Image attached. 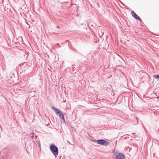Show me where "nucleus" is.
Here are the masks:
<instances>
[{
	"mask_svg": "<svg viewBox=\"0 0 159 159\" xmlns=\"http://www.w3.org/2000/svg\"><path fill=\"white\" fill-rule=\"evenodd\" d=\"M50 149L54 155L55 157H57L58 154V148L53 145L50 146Z\"/></svg>",
	"mask_w": 159,
	"mask_h": 159,
	"instance_id": "obj_1",
	"label": "nucleus"
},
{
	"mask_svg": "<svg viewBox=\"0 0 159 159\" xmlns=\"http://www.w3.org/2000/svg\"><path fill=\"white\" fill-rule=\"evenodd\" d=\"M98 143L102 145H107L109 144V143L103 140H99L97 141Z\"/></svg>",
	"mask_w": 159,
	"mask_h": 159,
	"instance_id": "obj_2",
	"label": "nucleus"
},
{
	"mask_svg": "<svg viewBox=\"0 0 159 159\" xmlns=\"http://www.w3.org/2000/svg\"><path fill=\"white\" fill-rule=\"evenodd\" d=\"M132 16L136 19L139 20L140 21H141V18L134 12L132 11L131 12Z\"/></svg>",
	"mask_w": 159,
	"mask_h": 159,
	"instance_id": "obj_3",
	"label": "nucleus"
},
{
	"mask_svg": "<svg viewBox=\"0 0 159 159\" xmlns=\"http://www.w3.org/2000/svg\"><path fill=\"white\" fill-rule=\"evenodd\" d=\"M116 159H125V158L123 154L120 153L117 156Z\"/></svg>",
	"mask_w": 159,
	"mask_h": 159,
	"instance_id": "obj_4",
	"label": "nucleus"
},
{
	"mask_svg": "<svg viewBox=\"0 0 159 159\" xmlns=\"http://www.w3.org/2000/svg\"><path fill=\"white\" fill-rule=\"evenodd\" d=\"M52 108L55 111L57 114H59V113H61V112H61V111L60 110L54 107H52Z\"/></svg>",
	"mask_w": 159,
	"mask_h": 159,
	"instance_id": "obj_5",
	"label": "nucleus"
},
{
	"mask_svg": "<svg viewBox=\"0 0 159 159\" xmlns=\"http://www.w3.org/2000/svg\"><path fill=\"white\" fill-rule=\"evenodd\" d=\"M61 114L60 113H59V114L58 115H59V116L61 118L63 119L64 120H65L64 116L61 111Z\"/></svg>",
	"mask_w": 159,
	"mask_h": 159,
	"instance_id": "obj_6",
	"label": "nucleus"
},
{
	"mask_svg": "<svg viewBox=\"0 0 159 159\" xmlns=\"http://www.w3.org/2000/svg\"><path fill=\"white\" fill-rule=\"evenodd\" d=\"M153 77L156 79L159 78V75H155L153 76Z\"/></svg>",
	"mask_w": 159,
	"mask_h": 159,
	"instance_id": "obj_7",
	"label": "nucleus"
},
{
	"mask_svg": "<svg viewBox=\"0 0 159 159\" xmlns=\"http://www.w3.org/2000/svg\"><path fill=\"white\" fill-rule=\"evenodd\" d=\"M34 133H33V132H32L31 134H30V136H31V137L32 138V139H34Z\"/></svg>",
	"mask_w": 159,
	"mask_h": 159,
	"instance_id": "obj_8",
	"label": "nucleus"
},
{
	"mask_svg": "<svg viewBox=\"0 0 159 159\" xmlns=\"http://www.w3.org/2000/svg\"><path fill=\"white\" fill-rule=\"evenodd\" d=\"M57 28H60V27H59V26H57Z\"/></svg>",
	"mask_w": 159,
	"mask_h": 159,
	"instance_id": "obj_9",
	"label": "nucleus"
},
{
	"mask_svg": "<svg viewBox=\"0 0 159 159\" xmlns=\"http://www.w3.org/2000/svg\"><path fill=\"white\" fill-rule=\"evenodd\" d=\"M35 138H37V136H35Z\"/></svg>",
	"mask_w": 159,
	"mask_h": 159,
	"instance_id": "obj_10",
	"label": "nucleus"
},
{
	"mask_svg": "<svg viewBox=\"0 0 159 159\" xmlns=\"http://www.w3.org/2000/svg\"><path fill=\"white\" fill-rule=\"evenodd\" d=\"M157 98H159V96L157 97Z\"/></svg>",
	"mask_w": 159,
	"mask_h": 159,
	"instance_id": "obj_11",
	"label": "nucleus"
}]
</instances>
